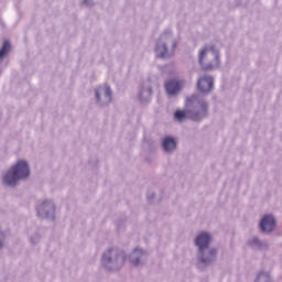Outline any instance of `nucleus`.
Returning a JSON list of instances; mask_svg holds the SVG:
<instances>
[{
	"mask_svg": "<svg viewBox=\"0 0 282 282\" xmlns=\"http://www.w3.org/2000/svg\"><path fill=\"white\" fill-rule=\"evenodd\" d=\"M186 110H177L174 113V118L178 120V122H183L186 118L189 120H202V118H206L208 113V104L195 95L186 99Z\"/></svg>",
	"mask_w": 282,
	"mask_h": 282,
	"instance_id": "nucleus-1",
	"label": "nucleus"
},
{
	"mask_svg": "<svg viewBox=\"0 0 282 282\" xmlns=\"http://www.w3.org/2000/svg\"><path fill=\"white\" fill-rule=\"evenodd\" d=\"M30 176V166L28 162L19 161L3 177L4 184L8 186H17L19 180H25Z\"/></svg>",
	"mask_w": 282,
	"mask_h": 282,
	"instance_id": "nucleus-2",
	"label": "nucleus"
},
{
	"mask_svg": "<svg viewBox=\"0 0 282 282\" xmlns=\"http://www.w3.org/2000/svg\"><path fill=\"white\" fill-rule=\"evenodd\" d=\"M199 63L204 69H215L219 67V52L215 46H206L199 53Z\"/></svg>",
	"mask_w": 282,
	"mask_h": 282,
	"instance_id": "nucleus-3",
	"label": "nucleus"
},
{
	"mask_svg": "<svg viewBox=\"0 0 282 282\" xmlns=\"http://www.w3.org/2000/svg\"><path fill=\"white\" fill-rule=\"evenodd\" d=\"M214 80L210 76L200 77L197 82V89L200 94L213 91Z\"/></svg>",
	"mask_w": 282,
	"mask_h": 282,
	"instance_id": "nucleus-4",
	"label": "nucleus"
},
{
	"mask_svg": "<svg viewBox=\"0 0 282 282\" xmlns=\"http://www.w3.org/2000/svg\"><path fill=\"white\" fill-rule=\"evenodd\" d=\"M276 226V220L272 215H265L260 221V230L262 232H272Z\"/></svg>",
	"mask_w": 282,
	"mask_h": 282,
	"instance_id": "nucleus-5",
	"label": "nucleus"
},
{
	"mask_svg": "<svg viewBox=\"0 0 282 282\" xmlns=\"http://www.w3.org/2000/svg\"><path fill=\"white\" fill-rule=\"evenodd\" d=\"M165 89L169 96H175L176 94H180L182 89V82L170 79L165 83Z\"/></svg>",
	"mask_w": 282,
	"mask_h": 282,
	"instance_id": "nucleus-6",
	"label": "nucleus"
},
{
	"mask_svg": "<svg viewBox=\"0 0 282 282\" xmlns=\"http://www.w3.org/2000/svg\"><path fill=\"white\" fill-rule=\"evenodd\" d=\"M195 243L199 248V252H204V250L208 248V243H210V235L206 232H200L196 237Z\"/></svg>",
	"mask_w": 282,
	"mask_h": 282,
	"instance_id": "nucleus-7",
	"label": "nucleus"
},
{
	"mask_svg": "<svg viewBox=\"0 0 282 282\" xmlns=\"http://www.w3.org/2000/svg\"><path fill=\"white\" fill-rule=\"evenodd\" d=\"M105 97L106 102H111V88L109 86H100L96 90V98L100 100V97Z\"/></svg>",
	"mask_w": 282,
	"mask_h": 282,
	"instance_id": "nucleus-8",
	"label": "nucleus"
},
{
	"mask_svg": "<svg viewBox=\"0 0 282 282\" xmlns=\"http://www.w3.org/2000/svg\"><path fill=\"white\" fill-rule=\"evenodd\" d=\"M163 149L167 153H171V151H175V149H177V142H175V139L167 137L163 140Z\"/></svg>",
	"mask_w": 282,
	"mask_h": 282,
	"instance_id": "nucleus-9",
	"label": "nucleus"
},
{
	"mask_svg": "<svg viewBox=\"0 0 282 282\" xmlns=\"http://www.w3.org/2000/svg\"><path fill=\"white\" fill-rule=\"evenodd\" d=\"M162 41H164V36L161 37V40L158 42V45H156V48H155L159 58H165L166 54H169V50L166 48V44Z\"/></svg>",
	"mask_w": 282,
	"mask_h": 282,
	"instance_id": "nucleus-10",
	"label": "nucleus"
},
{
	"mask_svg": "<svg viewBox=\"0 0 282 282\" xmlns=\"http://www.w3.org/2000/svg\"><path fill=\"white\" fill-rule=\"evenodd\" d=\"M142 257H144V251L142 249H134V252L130 256L132 265H140Z\"/></svg>",
	"mask_w": 282,
	"mask_h": 282,
	"instance_id": "nucleus-11",
	"label": "nucleus"
},
{
	"mask_svg": "<svg viewBox=\"0 0 282 282\" xmlns=\"http://www.w3.org/2000/svg\"><path fill=\"white\" fill-rule=\"evenodd\" d=\"M11 48L12 46L10 45V42L4 41L2 48L0 50V58H3V56H6V54H8V52H10Z\"/></svg>",
	"mask_w": 282,
	"mask_h": 282,
	"instance_id": "nucleus-12",
	"label": "nucleus"
},
{
	"mask_svg": "<svg viewBox=\"0 0 282 282\" xmlns=\"http://www.w3.org/2000/svg\"><path fill=\"white\" fill-rule=\"evenodd\" d=\"M111 252H113V250H108L104 256H102V263L104 265H109V263H111Z\"/></svg>",
	"mask_w": 282,
	"mask_h": 282,
	"instance_id": "nucleus-13",
	"label": "nucleus"
},
{
	"mask_svg": "<svg viewBox=\"0 0 282 282\" xmlns=\"http://www.w3.org/2000/svg\"><path fill=\"white\" fill-rule=\"evenodd\" d=\"M217 257V250L213 249L209 251V258H203V263H209V261H213Z\"/></svg>",
	"mask_w": 282,
	"mask_h": 282,
	"instance_id": "nucleus-14",
	"label": "nucleus"
},
{
	"mask_svg": "<svg viewBox=\"0 0 282 282\" xmlns=\"http://www.w3.org/2000/svg\"><path fill=\"white\" fill-rule=\"evenodd\" d=\"M259 279H268V273L260 272V273L258 274L257 281H259Z\"/></svg>",
	"mask_w": 282,
	"mask_h": 282,
	"instance_id": "nucleus-15",
	"label": "nucleus"
},
{
	"mask_svg": "<svg viewBox=\"0 0 282 282\" xmlns=\"http://www.w3.org/2000/svg\"><path fill=\"white\" fill-rule=\"evenodd\" d=\"M254 243H259V239L253 238L252 241H251V246H254Z\"/></svg>",
	"mask_w": 282,
	"mask_h": 282,
	"instance_id": "nucleus-16",
	"label": "nucleus"
},
{
	"mask_svg": "<svg viewBox=\"0 0 282 282\" xmlns=\"http://www.w3.org/2000/svg\"><path fill=\"white\" fill-rule=\"evenodd\" d=\"M172 45H173V50H175V45H176L175 42H173Z\"/></svg>",
	"mask_w": 282,
	"mask_h": 282,
	"instance_id": "nucleus-17",
	"label": "nucleus"
},
{
	"mask_svg": "<svg viewBox=\"0 0 282 282\" xmlns=\"http://www.w3.org/2000/svg\"><path fill=\"white\" fill-rule=\"evenodd\" d=\"M149 96H151V89L148 90Z\"/></svg>",
	"mask_w": 282,
	"mask_h": 282,
	"instance_id": "nucleus-18",
	"label": "nucleus"
},
{
	"mask_svg": "<svg viewBox=\"0 0 282 282\" xmlns=\"http://www.w3.org/2000/svg\"><path fill=\"white\" fill-rule=\"evenodd\" d=\"M1 246H3V243L0 242V248H1Z\"/></svg>",
	"mask_w": 282,
	"mask_h": 282,
	"instance_id": "nucleus-19",
	"label": "nucleus"
}]
</instances>
